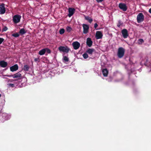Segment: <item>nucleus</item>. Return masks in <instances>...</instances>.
Segmentation results:
<instances>
[{
	"label": "nucleus",
	"mask_w": 151,
	"mask_h": 151,
	"mask_svg": "<svg viewBox=\"0 0 151 151\" xmlns=\"http://www.w3.org/2000/svg\"><path fill=\"white\" fill-rule=\"evenodd\" d=\"M125 53V50L122 47H119L118 50L117 55L119 58H121L124 56Z\"/></svg>",
	"instance_id": "1"
},
{
	"label": "nucleus",
	"mask_w": 151,
	"mask_h": 151,
	"mask_svg": "<svg viewBox=\"0 0 151 151\" xmlns=\"http://www.w3.org/2000/svg\"><path fill=\"white\" fill-rule=\"evenodd\" d=\"M137 19L138 23H141L144 20V16L142 13H140L137 15Z\"/></svg>",
	"instance_id": "2"
},
{
	"label": "nucleus",
	"mask_w": 151,
	"mask_h": 151,
	"mask_svg": "<svg viewBox=\"0 0 151 151\" xmlns=\"http://www.w3.org/2000/svg\"><path fill=\"white\" fill-rule=\"evenodd\" d=\"M58 50L60 52L68 53L70 50V49L67 46H60L58 47Z\"/></svg>",
	"instance_id": "3"
},
{
	"label": "nucleus",
	"mask_w": 151,
	"mask_h": 151,
	"mask_svg": "<svg viewBox=\"0 0 151 151\" xmlns=\"http://www.w3.org/2000/svg\"><path fill=\"white\" fill-rule=\"evenodd\" d=\"M21 17L20 15H15L13 17V21L14 23H17L20 22Z\"/></svg>",
	"instance_id": "4"
},
{
	"label": "nucleus",
	"mask_w": 151,
	"mask_h": 151,
	"mask_svg": "<svg viewBox=\"0 0 151 151\" xmlns=\"http://www.w3.org/2000/svg\"><path fill=\"white\" fill-rule=\"evenodd\" d=\"M119 7L124 12L126 11L127 9L126 5L124 3H120L119 4Z\"/></svg>",
	"instance_id": "5"
},
{
	"label": "nucleus",
	"mask_w": 151,
	"mask_h": 151,
	"mask_svg": "<svg viewBox=\"0 0 151 151\" xmlns=\"http://www.w3.org/2000/svg\"><path fill=\"white\" fill-rule=\"evenodd\" d=\"M121 33L123 37L124 38H127L129 36L128 31L127 29H124L122 30Z\"/></svg>",
	"instance_id": "6"
},
{
	"label": "nucleus",
	"mask_w": 151,
	"mask_h": 151,
	"mask_svg": "<svg viewBox=\"0 0 151 151\" xmlns=\"http://www.w3.org/2000/svg\"><path fill=\"white\" fill-rule=\"evenodd\" d=\"M7 76L9 77H12L13 78H18V79H20L22 77V75L18 72L14 75H7Z\"/></svg>",
	"instance_id": "7"
},
{
	"label": "nucleus",
	"mask_w": 151,
	"mask_h": 151,
	"mask_svg": "<svg viewBox=\"0 0 151 151\" xmlns=\"http://www.w3.org/2000/svg\"><path fill=\"white\" fill-rule=\"evenodd\" d=\"M69 13L68 15L69 17H71L74 14L75 11V9L73 8L69 7L68 9Z\"/></svg>",
	"instance_id": "8"
},
{
	"label": "nucleus",
	"mask_w": 151,
	"mask_h": 151,
	"mask_svg": "<svg viewBox=\"0 0 151 151\" xmlns=\"http://www.w3.org/2000/svg\"><path fill=\"white\" fill-rule=\"evenodd\" d=\"M83 33L85 34H87L88 32L89 29V27L88 25L86 24H83Z\"/></svg>",
	"instance_id": "9"
},
{
	"label": "nucleus",
	"mask_w": 151,
	"mask_h": 151,
	"mask_svg": "<svg viewBox=\"0 0 151 151\" xmlns=\"http://www.w3.org/2000/svg\"><path fill=\"white\" fill-rule=\"evenodd\" d=\"M5 4L2 3L0 6V14H4L6 12V9L4 7Z\"/></svg>",
	"instance_id": "10"
},
{
	"label": "nucleus",
	"mask_w": 151,
	"mask_h": 151,
	"mask_svg": "<svg viewBox=\"0 0 151 151\" xmlns=\"http://www.w3.org/2000/svg\"><path fill=\"white\" fill-rule=\"evenodd\" d=\"M72 45L75 50H77L80 47V44L78 42L76 41L72 43Z\"/></svg>",
	"instance_id": "11"
},
{
	"label": "nucleus",
	"mask_w": 151,
	"mask_h": 151,
	"mask_svg": "<svg viewBox=\"0 0 151 151\" xmlns=\"http://www.w3.org/2000/svg\"><path fill=\"white\" fill-rule=\"evenodd\" d=\"M102 36L103 34L101 32L98 31L96 32V38L97 39L102 38Z\"/></svg>",
	"instance_id": "12"
},
{
	"label": "nucleus",
	"mask_w": 151,
	"mask_h": 151,
	"mask_svg": "<svg viewBox=\"0 0 151 151\" xmlns=\"http://www.w3.org/2000/svg\"><path fill=\"white\" fill-rule=\"evenodd\" d=\"M18 69V66L17 64H15L10 67V70L11 71L14 72L17 70Z\"/></svg>",
	"instance_id": "13"
},
{
	"label": "nucleus",
	"mask_w": 151,
	"mask_h": 151,
	"mask_svg": "<svg viewBox=\"0 0 151 151\" xmlns=\"http://www.w3.org/2000/svg\"><path fill=\"white\" fill-rule=\"evenodd\" d=\"M93 42L90 38L88 37L87 39L86 44L89 47H91L92 44Z\"/></svg>",
	"instance_id": "14"
},
{
	"label": "nucleus",
	"mask_w": 151,
	"mask_h": 151,
	"mask_svg": "<svg viewBox=\"0 0 151 151\" xmlns=\"http://www.w3.org/2000/svg\"><path fill=\"white\" fill-rule=\"evenodd\" d=\"M7 65V63L4 60L0 61V66L3 68H5Z\"/></svg>",
	"instance_id": "15"
},
{
	"label": "nucleus",
	"mask_w": 151,
	"mask_h": 151,
	"mask_svg": "<svg viewBox=\"0 0 151 151\" xmlns=\"http://www.w3.org/2000/svg\"><path fill=\"white\" fill-rule=\"evenodd\" d=\"M102 73L104 76L107 77L108 74V71L106 68H104L102 70Z\"/></svg>",
	"instance_id": "16"
},
{
	"label": "nucleus",
	"mask_w": 151,
	"mask_h": 151,
	"mask_svg": "<svg viewBox=\"0 0 151 151\" xmlns=\"http://www.w3.org/2000/svg\"><path fill=\"white\" fill-rule=\"evenodd\" d=\"M95 50L93 49L88 48L86 51V52L89 55H92L93 53L95 51Z\"/></svg>",
	"instance_id": "17"
},
{
	"label": "nucleus",
	"mask_w": 151,
	"mask_h": 151,
	"mask_svg": "<svg viewBox=\"0 0 151 151\" xmlns=\"http://www.w3.org/2000/svg\"><path fill=\"white\" fill-rule=\"evenodd\" d=\"M45 53V50L44 48L40 50L39 52V54L40 55H44Z\"/></svg>",
	"instance_id": "18"
},
{
	"label": "nucleus",
	"mask_w": 151,
	"mask_h": 151,
	"mask_svg": "<svg viewBox=\"0 0 151 151\" xmlns=\"http://www.w3.org/2000/svg\"><path fill=\"white\" fill-rule=\"evenodd\" d=\"M85 19L86 20L88 21L90 23H91L93 21V19L88 16L85 17Z\"/></svg>",
	"instance_id": "19"
},
{
	"label": "nucleus",
	"mask_w": 151,
	"mask_h": 151,
	"mask_svg": "<svg viewBox=\"0 0 151 151\" xmlns=\"http://www.w3.org/2000/svg\"><path fill=\"white\" fill-rule=\"evenodd\" d=\"M23 69L26 71H28L29 69V67L27 65H25L24 66Z\"/></svg>",
	"instance_id": "20"
},
{
	"label": "nucleus",
	"mask_w": 151,
	"mask_h": 151,
	"mask_svg": "<svg viewBox=\"0 0 151 151\" xmlns=\"http://www.w3.org/2000/svg\"><path fill=\"white\" fill-rule=\"evenodd\" d=\"M19 32L20 34L23 35L25 34L26 32L24 28H22L20 30Z\"/></svg>",
	"instance_id": "21"
},
{
	"label": "nucleus",
	"mask_w": 151,
	"mask_h": 151,
	"mask_svg": "<svg viewBox=\"0 0 151 151\" xmlns=\"http://www.w3.org/2000/svg\"><path fill=\"white\" fill-rule=\"evenodd\" d=\"M144 42V41L143 39H140L138 40V42L139 45H141Z\"/></svg>",
	"instance_id": "22"
},
{
	"label": "nucleus",
	"mask_w": 151,
	"mask_h": 151,
	"mask_svg": "<svg viewBox=\"0 0 151 151\" xmlns=\"http://www.w3.org/2000/svg\"><path fill=\"white\" fill-rule=\"evenodd\" d=\"M66 30L68 32H69L72 30V29L70 27L68 26L66 27Z\"/></svg>",
	"instance_id": "23"
},
{
	"label": "nucleus",
	"mask_w": 151,
	"mask_h": 151,
	"mask_svg": "<svg viewBox=\"0 0 151 151\" xmlns=\"http://www.w3.org/2000/svg\"><path fill=\"white\" fill-rule=\"evenodd\" d=\"M65 32V30L64 29H61L59 31V33L60 34L62 35Z\"/></svg>",
	"instance_id": "24"
},
{
	"label": "nucleus",
	"mask_w": 151,
	"mask_h": 151,
	"mask_svg": "<svg viewBox=\"0 0 151 151\" xmlns=\"http://www.w3.org/2000/svg\"><path fill=\"white\" fill-rule=\"evenodd\" d=\"M83 56L85 59H86L88 57V55L86 53H85L83 54Z\"/></svg>",
	"instance_id": "25"
},
{
	"label": "nucleus",
	"mask_w": 151,
	"mask_h": 151,
	"mask_svg": "<svg viewBox=\"0 0 151 151\" xmlns=\"http://www.w3.org/2000/svg\"><path fill=\"white\" fill-rule=\"evenodd\" d=\"M45 52H46L47 53L49 54L51 53L50 50L48 48H45Z\"/></svg>",
	"instance_id": "26"
},
{
	"label": "nucleus",
	"mask_w": 151,
	"mask_h": 151,
	"mask_svg": "<svg viewBox=\"0 0 151 151\" xmlns=\"http://www.w3.org/2000/svg\"><path fill=\"white\" fill-rule=\"evenodd\" d=\"M12 36L15 37H18L19 36V35L18 33H14L12 34Z\"/></svg>",
	"instance_id": "27"
},
{
	"label": "nucleus",
	"mask_w": 151,
	"mask_h": 151,
	"mask_svg": "<svg viewBox=\"0 0 151 151\" xmlns=\"http://www.w3.org/2000/svg\"><path fill=\"white\" fill-rule=\"evenodd\" d=\"M63 60L66 62H68L69 61L68 58L66 56H64L63 57Z\"/></svg>",
	"instance_id": "28"
},
{
	"label": "nucleus",
	"mask_w": 151,
	"mask_h": 151,
	"mask_svg": "<svg viewBox=\"0 0 151 151\" xmlns=\"http://www.w3.org/2000/svg\"><path fill=\"white\" fill-rule=\"evenodd\" d=\"M122 24L121 23V21H119L118 23L117 24V26L118 27H120V26L122 25Z\"/></svg>",
	"instance_id": "29"
},
{
	"label": "nucleus",
	"mask_w": 151,
	"mask_h": 151,
	"mask_svg": "<svg viewBox=\"0 0 151 151\" xmlns=\"http://www.w3.org/2000/svg\"><path fill=\"white\" fill-rule=\"evenodd\" d=\"M4 39L0 37V45L4 41Z\"/></svg>",
	"instance_id": "30"
},
{
	"label": "nucleus",
	"mask_w": 151,
	"mask_h": 151,
	"mask_svg": "<svg viewBox=\"0 0 151 151\" xmlns=\"http://www.w3.org/2000/svg\"><path fill=\"white\" fill-rule=\"evenodd\" d=\"M8 85L11 87L13 88L14 86V85L13 84L9 83L8 84Z\"/></svg>",
	"instance_id": "31"
},
{
	"label": "nucleus",
	"mask_w": 151,
	"mask_h": 151,
	"mask_svg": "<svg viewBox=\"0 0 151 151\" xmlns=\"http://www.w3.org/2000/svg\"><path fill=\"white\" fill-rule=\"evenodd\" d=\"M7 28L5 26L2 29V31L3 32H4V31H6L7 29Z\"/></svg>",
	"instance_id": "32"
},
{
	"label": "nucleus",
	"mask_w": 151,
	"mask_h": 151,
	"mask_svg": "<svg viewBox=\"0 0 151 151\" xmlns=\"http://www.w3.org/2000/svg\"><path fill=\"white\" fill-rule=\"evenodd\" d=\"M98 24H97V23H96L94 24V27L95 29H96V28L97 27H98Z\"/></svg>",
	"instance_id": "33"
},
{
	"label": "nucleus",
	"mask_w": 151,
	"mask_h": 151,
	"mask_svg": "<svg viewBox=\"0 0 151 151\" xmlns=\"http://www.w3.org/2000/svg\"><path fill=\"white\" fill-rule=\"evenodd\" d=\"M39 58H35L34 59V61L35 62H36L37 61L39 60Z\"/></svg>",
	"instance_id": "34"
},
{
	"label": "nucleus",
	"mask_w": 151,
	"mask_h": 151,
	"mask_svg": "<svg viewBox=\"0 0 151 151\" xmlns=\"http://www.w3.org/2000/svg\"><path fill=\"white\" fill-rule=\"evenodd\" d=\"M16 81V80H15V79H14V80L12 79L10 80V81L11 82H12L13 81Z\"/></svg>",
	"instance_id": "35"
},
{
	"label": "nucleus",
	"mask_w": 151,
	"mask_h": 151,
	"mask_svg": "<svg viewBox=\"0 0 151 151\" xmlns=\"http://www.w3.org/2000/svg\"><path fill=\"white\" fill-rule=\"evenodd\" d=\"M149 13L151 14V8L149 9Z\"/></svg>",
	"instance_id": "36"
}]
</instances>
